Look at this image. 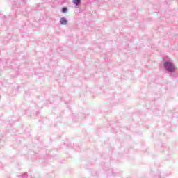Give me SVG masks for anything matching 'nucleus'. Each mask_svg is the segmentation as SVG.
<instances>
[{
  "label": "nucleus",
  "mask_w": 178,
  "mask_h": 178,
  "mask_svg": "<svg viewBox=\"0 0 178 178\" xmlns=\"http://www.w3.org/2000/svg\"><path fill=\"white\" fill-rule=\"evenodd\" d=\"M164 67L165 70H168V72H175L176 70V67H175V65H173V63L170 61H166L164 63Z\"/></svg>",
  "instance_id": "nucleus-1"
},
{
  "label": "nucleus",
  "mask_w": 178,
  "mask_h": 178,
  "mask_svg": "<svg viewBox=\"0 0 178 178\" xmlns=\"http://www.w3.org/2000/svg\"><path fill=\"white\" fill-rule=\"evenodd\" d=\"M60 22L61 23V24H67V19H66V18H61L60 19Z\"/></svg>",
  "instance_id": "nucleus-2"
},
{
  "label": "nucleus",
  "mask_w": 178,
  "mask_h": 178,
  "mask_svg": "<svg viewBox=\"0 0 178 178\" xmlns=\"http://www.w3.org/2000/svg\"><path fill=\"white\" fill-rule=\"evenodd\" d=\"M74 5H79L80 3V0H73Z\"/></svg>",
  "instance_id": "nucleus-3"
},
{
  "label": "nucleus",
  "mask_w": 178,
  "mask_h": 178,
  "mask_svg": "<svg viewBox=\"0 0 178 178\" xmlns=\"http://www.w3.org/2000/svg\"><path fill=\"white\" fill-rule=\"evenodd\" d=\"M62 12H63V13L67 12V8H63V10H62Z\"/></svg>",
  "instance_id": "nucleus-4"
}]
</instances>
